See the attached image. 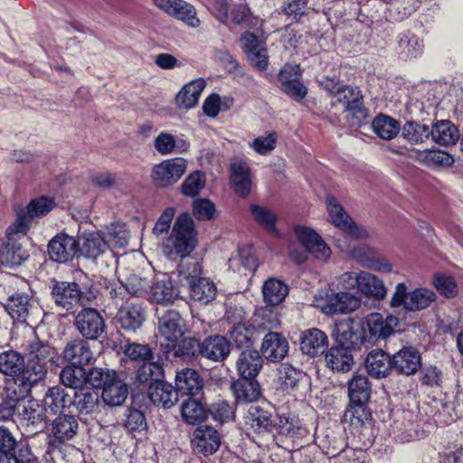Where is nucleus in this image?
<instances>
[{
    "mask_svg": "<svg viewBox=\"0 0 463 463\" xmlns=\"http://www.w3.org/2000/svg\"><path fill=\"white\" fill-rule=\"evenodd\" d=\"M197 244V232L194 222L188 213L179 214L173 225L172 232L163 243L164 253L169 258H184Z\"/></svg>",
    "mask_w": 463,
    "mask_h": 463,
    "instance_id": "obj_1",
    "label": "nucleus"
},
{
    "mask_svg": "<svg viewBox=\"0 0 463 463\" xmlns=\"http://www.w3.org/2000/svg\"><path fill=\"white\" fill-rule=\"evenodd\" d=\"M202 267L198 262H187L181 268L178 279L181 283L187 286L191 298L207 305L215 299L217 288L215 284L207 278L201 277Z\"/></svg>",
    "mask_w": 463,
    "mask_h": 463,
    "instance_id": "obj_2",
    "label": "nucleus"
},
{
    "mask_svg": "<svg viewBox=\"0 0 463 463\" xmlns=\"http://www.w3.org/2000/svg\"><path fill=\"white\" fill-rule=\"evenodd\" d=\"M28 364L24 373L38 383L44 380L48 370L57 364L58 353L54 347L39 339L33 340L27 345Z\"/></svg>",
    "mask_w": 463,
    "mask_h": 463,
    "instance_id": "obj_3",
    "label": "nucleus"
},
{
    "mask_svg": "<svg viewBox=\"0 0 463 463\" xmlns=\"http://www.w3.org/2000/svg\"><path fill=\"white\" fill-rule=\"evenodd\" d=\"M348 396L350 402L355 406L345 411L344 420L349 422L350 427L358 429L364 423L365 414L363 405L371 396V385L366 376L357 374L348 382Z\"/></svg>",
    "mask_w": 463,
    "mask_h": 463,
    "instance_id": "obj_4",
    "label": "nucleus"
},
{
    "mask_svg": "<svg viewBox=\"0 0 463 463\" xmlns=\"http://www.w3.org/2000/svg\"><path fill=\"white\" fill-rule=\"evenodd\" d=\"M436 300V294L427 288H418L408 291L404 282H399L391 298L390 306L397 308L402 307L407 311H420L430 306Z\"/></svg>",
    "mask_w": 463,
    "mask_h": 463,
    "instance_id": "obj_5",
    "label": "nucleus"
},
{
    "mask_svg": "<svg viewBox=\"0 0 463 463\" xmlns=\"http://www.w3.org/2000/svg\"><path fill=\"white\" fill-rule=\"evenodd\" d=\"M354 438L347 442L344 450L337 458L339 463H365L367 455L365 449L372 444L370 430L363 423V427L355 429L351 427Z\"/></svg>",
    "mask_w": 463,
    "mask_h": 463,
    "instance_id": "obj_6",
    "label": "nucleus"
},
{
    "mask_svg": "<svg viewBox=\"0 0 463 463\" xmlns=\"http://www.w3.org/2000/svg\"><path fill=\"white\" fill-rule=\"evenodd\" d=\"M5 310L17 323L33 326L40 317L41 310L27 294L16 293L10 296L5 304Z\"/></svg>",
    "mask_w": 463,
    "mask_h": 463,
    "instance_id": "obj_7",
    "label": "nucleus"
},
{
    "mask_svg": "<svg viewBox=\"0 0 463 463\" xmlns=\"http://www.w3.org/2000/svg\"><path fill=\"white\" fill-rule=\"evenodd\" d=\"M336 100L345 106V117L351 121L352 126H361L366 121L368 111L364 106L358 88L345 86L336 96Z\"/></svg>",
    "mask_w": 463,
    "mask_h": 463,
    "instance_id": "obj_8",
    "label": "nucleus"
},
{
    "mask_svg": "<svg viewBox=\"0 0 463 463\" xmlns=\"http://www.w3.org/2000/svg\"><path fill=\"white\" fill-rule=\"evenodd\" d=\"M316 306L326 315L347 314L357 310L361 299L350 292H331L316 299Z\"/></svg>",
    "mask_w": 463,
    "mask_h": 463,
    "instance_id": "obj_9",
    "label": "nucleus"
},
{
    "mask_svg": "<svg viewBox=\"0 0 463 463\" xmlns=\"http://www.w3.org/2000/svg\"><path fill=\"white\" fill-rule=\"evenodd\" d=\"M187 169V161L182 157L163 160L155 165L151 171V179L158 187H168L176 184Z\"/></svg>",
    "mask_w": 463,
    "mask_h": 463,
    "instance_id": "obj_10",
    "label": "nucleus"
},
{
    "mask_svg": "<svg viewBox=\"0 0 463 463\" xmlns=\"http://www.w3.org/2000/svg\"><path fill=\"white\" fill-rule=\"evenodd\" d=\"M74 326L83 338L96 340L104 333L106 324L97 309L85 307L76 315Z\"/></svg>",
    "mask_w": 463,
    "mask_h": 463,
    "instance_id": "obj_11",
    "label": "nucleus"
},
{
    "mask_svg": "<svg viewBox=\"0 0 463 463\" xmlns=\"http://www.w3.org/2000/svg\"><path fill=\"white\" fill-rule=\"evenodd\" d=\"M365 328L353 319H344L335 325V341L350 352L360 349L366 341Z\"/></svg>",
    "mask_w": 463,
    "mask_h": 463,
    "instance_id": "obj_12",
    "label": "nucleus"
},
{
    "mask_svg": "<svg viewBox=\"0 0 463 463\" xmlns=\"http://www.w3.org/2000/svg\"><path fill=\"white\" fill-rule=\"evenodd\" d=\"M241 47L250 63L260 71H266L269 66V55L265 39L251 32L241 35Z\"/></svg>",
    "mask_w": 463,
    "mask_h": 463,
    "instance_id": "obj_13",
    "label": "nucleus"
},
{
    "mask_svg": "<svg viewBox=\"0 0 463 463\" xmlns=\"http://www.w3.org/2000/svg\"><path fill=\"white\" fill-rule=\"evenodd\" d=\"M295 234L306 250L315 259L325 262L330 258L331 249L314 230L305 226H297Z\"/></svg>",
    "mask_w": 463,
    "mask_h": 463,
    "instance_id": "obj_14",
    "label": "nucleus"
},
{
    "mask_svg": "<svg viewBox=\"0 0 463 463\" xmlns=\"http://www.w3.org/2000/svg\"><path fill=\"white\" fill-rule=\"evenodd\" d=\"M221 446L219 432L209 425H200L193 432L192 447L195 453L205 457L214 454Z\"/></svg>",
    "mask_w": 463,
    "mask_h": 463,
    "instance_id": "obj_15",
    "label": "nucleus"
},
{
    "mask_svg": "<svg viewBox=\"0 0 463 463\" xmlns=\"http://www.w3.org/2000/svg\"><path fill=\"white\" fill-rule=\"evenodd\" d=\"M326 203L329 218L334 225L356 238L367 237V232L359 230V228L354 224L343 206L335 197L328 196L326 200Z\"/></svg>",
    "mask_w": 463,
    "mask_h": 463,
    "instance_id": "obj_16",
    "label": "nucleus"
},
{
    "mask_svg": "<svg viewBox=\"0 0 463 463\" xmlns=\"http://www.w3.org/2000/svg\"><path fill=\"white\" fill-rule=\"evenodd\" d=\"M78 252L77 239L67 233H59L48 243V254L53 261L65 263Z\"/></svg>",
    "mask_w": 463,
    "mask_h": 463,
    "instance_id": "obj_17",
    "label": "nucleus"
},
{
    "mask_svg": "<svg viewBox=\"0 0 463 463\" xmlns=\"http://www.w3.org/2000/svg\"><path fill=\"white\" fill-rule=\"evenodd\" d=\"M366 329L369 333L368 342L389 337L399 324V319L394 316L384 317L380 313H372L366 317Z\"/></svg>",
    "mask_w": 463,
    "mask_h": 463,
    "instance_id": "obj_18",
    "label": "nucleus"
},
{
    "mask_svg": "<svg viewBox=\"0 0 463 463\" xmlns=\"http://www.w3.org/2000/svg\"><path fill=\"white\" fill-rule=\"evenodd\" d=\"M185 330L184 321L175 310H167L158 320V334L167 342L178 341Z\"/></svg>",
    "mask_w": 463,
    "mask_h": 463,
    "instance_id": "obj_19",
    "label": "nucleus"
},
{
    "mask_svg": "<svg viewBox=\"0 0 463 463\" xmlns=\"http://www.w3.org/2000/svg\"><path fill=\"white\" fill-rule=\"evenodd\" d=\"M231 344L220 335H210L201 343L199 354L213 362H222L230 354Z\"/></svg>",
    "mask_w": 463,
    "mask_h": 463,
    "instance_id": "obj_20",
    "label": "nucleus"
},
{
    "mask_svg": "<svg viewBox=\"0 0 463 463\" xmlns=\"http://www.w3.org/2000/svg\"><path fill=\"white\" fill-rule=\"evenodd\" d=\"M214 10L216 18L224 24L228 22L241 24L250 15V9L246 4L233 5L229 8V0H215Z\"/></svg>",
    "mask_w": 463,
    "mask_h": 463,
    "instance_id": "obj_21",
    "label": "nucleus"
},
{
    "mask_svg": "<svg viewBox=\"0 0 463 463\" xmlns=\"http://www.w3.org/2000/svg\"><path fill=\"white\" fill-rule=\"evenodd\" d=\"M328 346L326 333L318 328H309L301 333L300 350L303 354L315 357L324 354Z\"/></svg>",
    "mask_w": 463,
    "mask_h": 463,
    "instance_id": "obj_22",
    "label": "nucleus"
},
{
    "mask_svg": "<svg viewBox=\"0 0 463 463\" xmlns=\"http://www.w3.org/2000/svg\"><path fill=\"white\" fill-rule=\"evenodd\" d=\"M279 382L281 389L288 393L298 392L308 384L306 373L287 364L279 369Z\"/></svg>",
    "mask_w": 463,
    "mask_h": 463,
    "instance_id": "obj_23",
    "label": "nucleus"
},
{
    "mask_svg": "<svg viewBox=\"0 0 463 463\" xmlns=\"http://www.w3.org/2000/svg\"><path fill=\"white\" fill-rule=\"evenodd\" d=\"M261 352L267 360L279 362L288 354V342L281 334L269 332L263 338Z\"/></svg>",
    "mask_w": 463,
    "mask_h": 463,
    "instance_id": "obj_24",
    "label": "nucleus"
},
{
    "mask_svg": "<svg viewBox=\"0 0 463 463\" xmlns=\"http://www.w3.org/2000/svg\"><path fill=\"white\" fill-rule=\"evenodd\" d=\"M421 364L420 353L414 347H403L392 356V368L399 373L414 374Z\"/></svg>",
    "mask_w": 463,
    "mask_h": 463,
    "instance_id": "obj_25",
    "label": "nucleus"
},
{
    "mask_svg": "<svg viewBox=\"0 0 463 463\" xmlns=\"http://www.w3.org/2000/svg\"><path fill=\"white\" fill-rule=\"evenodd\" d=\"M38 382L24 372L5 383L4 394L7 400L15 402L26 398Z\"/></svg>",
    "mask_w": 463,
    "mask_h": 463,
    "instance_id": "obj_26",
    "label": "nucleus"
},
{
    "mask_svg": "<svg viewBox=\"0 0 463 463\" xmlns=\"http://www.w3.org/2000/svg\"><path fill=\"white\" fill-rule=\"evenodd\" d=\"M118 322L127 331H136L145 320V310L133 301H127L118 312Z\"/></svg>",
    "mask_w": 463,
    "mask_h": 463,
    "instance_id": "obj_27",
    "label": "nucleus"
},
{
    "mask_svg": "<svg viewBox=\"0 0 463 463\" xmlns=\"http://www.w3.org/2000/svg\"><path fill=\"white\" fill-rule=\"evenodd\" d=\"M63 355L72 365L85 366L93 360L89 343L81 338L70 341L64 347Z\"/></svg>",
    "mask_w": 463,
    "mask_h": 463,
    "instance_id": "obj_28",
    "label": "nucleus"
},
{
    "mask_svg": "<svg viewBox=\"0 0 463 463\" xmlns=\"http://www.w3.org/2000/svg\"><path fill=\"white\" fill-rule=\"evenodd\" d=\"M148 396L151 402L165 409L173 407L177 402V391L172 384L164 381L152 383L148 387Z\"/></svg>",
    "mask_w": 463,
    "mask_h": 463,
    "instance_id": "obj_29",
    "label": "nucleus"
},
{
    "mask_svg": "<svg viewBox=\"0 0 463 463\" xmlns=\"http://www.w3.org/2000/svg\"><path fill=\"white\" fill-rule=\"evenodd\" d=\"M71 394V406L75 407L80 413H91L98 407L99 392L90 385L75 390Z\"/></svg>",
    "mask_w": 463,
    "mask_h": 463,
    "instance_id": "obj_30",
    "label": "nucleus"
},
{
    "mask_svg": "<svg viewBox=\"0 0 463 463\" xmlns=\"http://www.w3.org/2000/svg\"><path fill=\"white\" fill-rule=\"evenodd\" d=\"M52 296L56 305L69 310L78 305L81 291L76 283L61 282L53 288Z\"/></svg>",
    "mask_w": 463,
    "mask_h": 463,
    "instance_id": "obj_31",
    "label": "nucleus"
},
{
    "mask_svg": "<svg viewBox=\"0 0 463 463\" xmlns=\"http://www.w3.org/2000/svg\"><path fill=\"white\" fill-rule=\"evenodd\" d=\"M236 366L242 378L253 379L262 367V357L258 351L247 348L241 353Z\"/></svg>",
    "mask_w": 463,
    "mask_h": 463,
    "instance_id": "obj_32",
    "label": "nucleus"
},
{
    "mask_svg": "<svg viewBox=\"0 0 463 463\" xmlns=\"http://www.w3.org/2000/svg\"><path fill=\"white\" fill-rule=\"evenodd\" d=\"M175 386L177 392L194 396L203 389V379L196 370L184 368L176 373Z\"/></svg>",
    "mask_w": 463,
    "mask_h": 463,
    "instance_id": "obj_33",
    "label": "nucleus"
},
{
    "mask_svg": "<svg viewBox=\"0 0 463 463\" xmlns=\"http://www.w3.org/2000/svg\"><path fill=\"white\" fill-rule=\"evenodd\" d=\"M71 394L60 386L49 388L43 398V409L46 414H56L71 407Z\"/></svg>",
    "mask_w": 463,
    "mask_h": 463,
    "instance_id": "obj_34",
    "label": "nucleus"
},
{
    "mask_svg": "<svg viewBox=\"0 0 463 463\" xmlns=\"http://www.w3.org/2000/svg\"><path fill=\"white\" fill-rule=\"evenodd\" d=\"M78 252L82 256L96 259L106 250L103 237L98 232L83 233L77 239Z\"/></svg>",
    "mask_w": 463,
    "mask_h": 463,
    "instance_id": "obj_35",
    "label": "nucleus"
},
{
    "mask_svg": "<svg viewBox=\"0 0 463 463\" xmlns=\"http://www.w3.org/2000/svg\"><path fill=\"white\" fill-rule=\"evenodd\" d=\"M358 291L365 297L376 300L383 299L387 294V288L383 279L368 271H361Z\"/></svg>",
    "mask_w": 463,
    "mask_h": 463,
    "instance_id": "obj_36",
    "label": "nucleus"
},
{
    "mask_svg": "<svg viewBox=\"0 0 463 463\" xmlns=\"http://www.w3.org/2000/svg\"><path fill=\"white\" fill-rule=\"evenodd\" d=\"M325 360L332 371L345 373L351 370L354 357L349 350L336 345L327 351Z\"/></svg>",
    "mask_w": 463,
    "mask_h": 463,
    "instance_id": "obj_37",
    "label": "nucleus"
},
{
    "mask_svg": "<svg viewBox=\"0 0 463 463\" xmlns=\"http://www.w3.org/2000/svg\"><path fill=\"white\" fill-rule=\"evenodd\" d=\"M368 373L374 378L385 377L392 368V358L383 350L372 351L366 357Z\"/></svg>",
    "mask_w": 463,
    "mask_h": 463,
    "instance_id": "obj_38",
    "label": "nucleus"
},
{
    "mask_svg": "<svg viewBox=\"0 0 463 463\" xmlns=\"http://www.w3.org/2000/svg\"><path fill=\"white\" fill-rule=\"evenodd\" d=\"M431 139L444 146L454 145L459 138L457 127L449 120H439L430 129Z\"/></svg>",
    "mask_w": 463,
    "mask_h": 463,
    "instance_id": "obj_39",
    "label": "nucleus"
},
{
    "mask_svg": "<svg viewBox=\"0 0 463 463\" xmlns=\"http://www.w3.org/2000/svg\"><path fill=\"white\" fill-rule=\"evenodd\" d=\"M261 291L264 302L269 307H275L284 301L288 294V287L279 279L269 278L263 283Z\"/></svg>",
    "mask_w": 463,
    "mask_h": 463,
    "instance_id": "obj_40",
    "label": "nucleus"
},
{
    "mask_svg": "<svg viewBox=\"0 0 463 463\" xmlns=\"http://www.w3.org/2000/svg\"><path fill=\"white\" fill-rule=\"evenodd\" d=\"M246 419L250 428L260 434L269 432L275 427L272 414L258 405L249 409Z\"/></svg>",
    "mask_w": 463,
    "mask_h": 463,
    "instance_id": "obj_41",
    "label": "nucleus"
},
{
    "mask_svg": "<svg viewBox=\"0 0 463 463\" xmlns=\"http://www.w3.org/2000/svg\"><path fill=\"white\" fill-rule=\"evenodd\" d=\"M231 183L234 191L240 196H247L251 189V177L250 167L246 163H234L232 165Z\"/></svg>",
    "mask_w": 463,
    "mask_h": 463,
    "instance_id": "obj_42",
    "label": "nucleus"
},
{
    "mask_svg": "<svg viewBox=\"0 0 463 463\" xmlns=\"http://www.w3.org/2000/svg\"><path fill=\"white\" fill-rule=\"evenodd\" d=\"M28 258L27 251L15 241L6 240L0 249V265L14 268L20 266Z\"/></svg>",
    "mask_w": 463,
    "mask_h": 463,
    "instance_id": "obj_43",
    "label": "nucleus"
},
{
    "mask_svg": "<svg viewBox=\"0 0 463 463\" xmlns=\"http://www.w3.org/2000/svg\"><path fill=\"white\" fill-rule=\"evenodd\" d=\"M26 369L24 357L17 351L7 350L0 353V373L15 377Z\"/></svg>",
    "mask_w": 463,
    "mask_h": 463,
    "instance_id": "obj_44",
    "label": "nucleus"
},
{
    "mask_svg": "<svg viewBox=\"0 0 463 463\" xmlns=\"http://www.w3.org/2000/svg\"><path fill=\"white\" fill-rule=\"evenodd\" d=\"M179 297V290L171 279L156 280L150 286V298L157 304L173 303Z\"/></svg>",
    "mask_w": 463,
    "mask_h": 463,
    "instance_id": "obj_45",
    "label": "nucleus"
},
{
    "mask_svg": "<svg viewBox=\"0 0 463 463\" xmlns=\"http://www.w3.org/2000/svg\"><path fill=\"white\" fill-rule=\"evenodd\" d=\"M190 145L184 139H177L167 132H161L154 140L155 149L162 156L173 153H183L188 150Z\"/></svg>",
    "mask_w": 463,
    "mask_h": 463,
    "instance_id": "obj_46",
    "label": "nucleus"
},
{
    "mask_svg": "<svg viewBox=\"0 0 463 463\" xmlns=\"http://www.w3.org/2000/svg\"><path fill=\"white\" fill-rule=\"evenodd\" d=\"M205 88V81L197 79L183 87L175 97L176 104L184 109L194 108L199 100L202 91Z\"/></svg>",
    "mask_w": 463,
    "mask_h": 463,
    "instance_id": "obj_47",
    "label": "nucleus"
},
{
    "mask_svg": "<svg viewBox=\"0 0 463 463\" xmlns=\"http://www.w3.org/2000/svg\"><path fill=\"white\" fill-rule=\"evenodd\" d=\"M62 384L70 388L69 392L88 385L87 371L84 366L67 365L60 373Z\"/></svg>",
    "mask_w": 463,
    "mask_h": 463,
    "instance_id": "obj_48",
    "label": "nucleus"
},
{
    "mask_svg": "<svg viewBox=\"0 0 463 463\" xmlns=\"http://www.w3.org/2000/svg\"><path fill=\"white\" fill-rule=\"evenodd\" d=\"M78 421L73 415L61 413L52 422V434L60 440L64 442L74 437L78 430Z\"/></svg>",
    "mask_w": 463,
    "mask_h": 463,
    "instance_id": "obj_49",
    "label": "nucleus"
},
{
    "mask_svg": "<svg viewBox=\"0 0 463 463\" xmlns=\"http://www.w3.org/2000/svg\"><path fill=\"white\" fill-rule=\"evenodd\" d=\"M232 389L237 402H252L260 396V387L253 379H241L234 382Z\"/></svg>",
    "mask_w": 463,
    "mask_h": 463,
    "instance_id": "obj_50",
    "label": "nucleus"
},
{
    "mask_svg": "<svg viewBox=\"0 0 463 463\" xmlns=\"http://www.w3.org/2000/svg\"><path fill=\"white\" fill-rule=\"evenodd\" d=\"M128 393L127 384L116 376L104 387L101 397L107 405L113 407L121 405L126 401Z\"/></svg>",
    "mask_w": 463,
    "mask_h": 463,
    "instance_id": "obj_51",
    "label": "nucleus"
},
{
    "mask_svg": "<svg viewBox=\"0 0 463 463\" xmlns=\"http://www.w3.org/2000/svg\"><path fill=\"white\" fill-rule=\"evenodd\" d=\"M372 128L380 138L391 140L400 132L401 125L395 118L380 114L372 121Z\"/></svg>",
    "mask_w": 463,
    "mask_h": 463,
    "instance_id": "obj_52",
    "label": "nucleus"
},
{
    "mask_svg": "<svg viewBox=\"0 0 463 463\" xmlns=\"http://www.w3.org/2000/svg\"><path fill=\"white\" fill-rule=\"evenodd\" d=\"M400 131L402 137L411 145L422 144L430 136L429 126L417 121H407Z\"/></svg>",
    "mask_w": 463,
    "mask_h": 463,
    "instance_id": "obj_53",
    "label": "nucleus"
},
{
    "mask_svg": "<svg viewBox=\"0 0 463 463\" xmlns=\"http://www.w3.org/2000/svg\"><path fill=\"white\" fill-rule=\"evenodd\" d=\"M318 439V446L328 458H338L347 442L341 434L333 430L326 431V433Z\"/></svg>",
    "mask_w": 463,
    "mask_h": 463,
    "instance_id": "obj_54",
    "label": "nucleus"
},
{
    "mask_svg": "<svg viewBox=\"0 0 463 463\" xmlns=\"http://www.w3.org/2000/svg\"><path fill=\"white\" fill-rule=\"evenodd\" d=\"M102 237L106 243V248L122 249L128 242V232L124 223H111Z\"/></svg>",
    "mask_w": 463,
    "mask_h": 463,
    "instance_id": "obj_55",
    "label": "nucleus"
},
{
    "mask_svg": "<svg viewBox=\"0 0 463 463\" xmlns=\"http://www.w3.org/2000/svg\"><path fill=\"white\" fill-rule=\"evenodd\" d=\"M56 203L53 198L49 196H39L29 202L26 207L20 208L30 220L41 218L48 214Z\"/></svg>",
    "mask_w": 463,
    "mask_h": 463,
    "instance_id": "obj_56",
    "label": "nucleus"
},
{
    "mask_svg": "<svg viewBox=\"0 0 463 463\" xmlns=\"http://www.w3.org/2000/svg\"><path fill=\"white\" fill-rule=\"evenodd\" d=\"M250 211L254 221L260 226L269 232L277 233L276 223L278 217L272 210L262 205L251 204Z\"/></svg>",
    "mask_w": 463,
    "mask_h": 463,
    "instance_id": "obj_57",
    "label": "nucleus"
},
{
    "mask_svg": "<svg viewBox=\"0 0 463 463\" xmlns=\"http://www.w3.org/2000/svg\"><path fill=\"white\" fill-rule=\"evenodd\" d=\"M423 47L422 41L410 32H406L400 36V54L405 59L415 58L421 54Z\"/></svg>",
    "mask_w": 463,
    "mask_h": 463,
    "instance_id": "obj_58",
    "label": "nucleus"
},
{
    "mask_svg": "<svg viewBox=\"0 0 463 463\" xmlns=\"http://www.w3.org/2000/svg\"><path fill=\"white\" fill-rule=\"evenodd\" d=\"M162 377V365L153 360L144 362L137 372V380L141 383L148 384V386H150L152 383L160 382Z\"/></svg>",
    "mask_w": 463,
    "mask_h": 463,
    "instance_id": "obj_59",
    "label": "nucleus"
},
{
    "mask_svg": "<svg viewBox=\"0 0 463 463\" xmlns=\"http://www.w3.org/2000/svg\"><path fill=\"white\" fill-rule=\"evenodd\" d=\"M181 411L184 420L192 425L200 423L206 414L203 405L191 398L183 402Z\"/></svg>",
    "mask_w": 463,
    "mask_h": 463,
    "instance_id": "obj_60",
    "label": "nucleus"
},
{
    "mask_svg": "<svg viewBox=\"0 0 463 463\" xmlns=\"http://www.w3.org/2000/svg\"><path fill=\"white\" fill-rule=\"evenodd\" d=\"M171 16L192 28H197L201 24L194 6L184 0L181 1Z\"/></svg>",
    "mask_w": 463,
    "mask_h": 463,
    "instance_id": "obj_61",
    "label": "nucleus"
},
{
    "mask_svg": "<svg viewBox=\"0 0 463 463\" xmlns=\"http://www.w3.org/2000/svg\"><path fill=\"white\" fill-rule=\"evenodd\" d=\"M16 215L17 217L14 222L6 230V238L15 241L25 236L33 222L21 209L17 211Z\"/></svg>",
    "mask_w": 463,
    "mask_h": 463,
    "instance_id": "obj_62",
    "label": "nucleus"
},
{
    "mask_svg": "<svg viewBox=\"0 0 463 463\" xmlns=\"http://www.w3.org/2000/svg\"><path fill=\"white\" fill-rule=\"evenodd\" d=\"M208 413L214 421L220 424L229 422L235 417L233 406L226 401H218L212 403L208 409Z\"/></svg>",
    "mask_w": 463,
    "mask_h": 463,
    "instance_id": "obj_63",
    "label": "nucleus"
},
{
    "mask_svg": "<svg viewBox=\"0 0 463 463\" xmlns=\"http://www.w3.org/2000/svg\"><path fill=\"white\" fill-rule=\"evenodd\" d=\"M254 322L262 331L277 328L280 325L278 314L268 307L257 309Z\"/></svg>",
    "mask_w": 463,
    "mask_h": 463,
    "instance_id": "obj_64",
    "label": "nucleus"
}]
</instances>
